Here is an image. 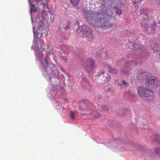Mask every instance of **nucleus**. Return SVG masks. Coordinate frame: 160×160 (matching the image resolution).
<instances>
[{"label": "nucleus", "instance_id": "f257e3e1", "mask_svg": "<svg viewBox=\"0 0 160 160\" xmlns=\"http://www.w3.org/2000/svg\"><path fill=\"white\" fill-rule=\"evenodd\" d=\"M95 17L97 18L95 21L96 25L98 27L104 29L112 26V24L109 23L107 20L103 18L104 14L102 13H96Z\"/></svg>", "mask_w": 160, "mask_h": 160}, {"label": "nucleus", "instance_id": "1a4fd4ad", "mask_svg": "<svg viewBox=\"0 0 160 160\" xmlns=\"http://www.w3.org/2000/svg\"><path fill=\"white\" fill-rule=\"evenodd\" d=\"M80 0H70L71 3L74 6H78L80 2Z\"/></svg>", "mask_w": 160, "mask_h": 160}, {"label": "nucleus", "instance_id": "20e7f679", "mask_svg": "<svg viewBox=\"0 0 160 160\" xmlns=\"http://www.w3.org/2000/svg\"><path fill=\"white\" fill-rule=\"evenodd\" d=\"M86 64L85 68L88 72H90L92 71L95 66L94 61L91 58L87 59Z\"/></svg>", "mask_w": 160, "mask_h": 160}, {"label": "nucleus", "instance_id": "ddd939ff", "mask_svg": "<svg viewBox=\"0 0 160 160\" xmlns=\"http://www.w3.org/2000/svg\"><path fill=\"white\" fill-rule=\"evenodd\" d=\"M116 13L117 14L120 15L122 14V11L119 9H116Z\"/></svg>", "mask_w": 160, "mask_h": 160}, {"label": "nucleus", "instance_id": "9d476101", "mask_svg": "<svg viewBox=\"0 0 160 160\" xmlns=\"http://www.w3.org/2000/svg\"><path fill=\"white\" fill-rule=\"evenodd\" d=\"M30 4L31 5V13H32L33 12H36L37 11V10L35 7V5L31 4L30 2Z\"/></svg>", "mask_w": 160, "mask_h": 160}, {"label": "nucleus", "instance_id": "a211bd4d", "mask_svg": "<svg viewBox=\"0 0 160 160\" xmlns=\"http://www.w3.org/2000/svg\"><path fill=\"white\" fill-rule=\"evenodd\" d=\"M37 2H39L42 1V0H35Z\"/></svg>", "mask_w": 160, "mask_h": 160}, {"label": "nucleus", "instance_id": "5701e85b", "mask_svg": "<svg viewBox=\"0 0 160 160\" xmlns=\"http://www.w3.org/2000/svg\"><path fill=\"white\" fill-rule=\"evenodd\" d=\"M46 63H47V61L46 59Z\"/></svg>", "mask_w": 160, "mask_h": 160}, {"label": "nucleus", "instance_id": "f3484780", "mask_svg": "<svg viewBox=\"0 0 160 160\" xmlns=\"http://www.w3.org/2000/svg\"><path fill=\"white\" fill-rule=\"evenodd\" d=\"M43 6V7H45V6H46L47 5L44 2H42L41 4Z\"/></svg>", "mask_w": 160, "mask_h": 160}, {"label": "nucleus", "instance_id": "aec40b11", "mask_svg": "<svg viewBox=\"0 0 160 160\" xmlns=\"http://www.w3.org/2000/svg\"><path fill=\"white\" fill-rule=\"evenodd\" d=\"M34 28H35L34 27H33V33H34V34L35 35V32H34Z\"/></svg>", "mask_w": 160, "mask_h": 160}, {"label": "nucleus", "instance_id": "dca6fc26", "mask_svg": "<svg viewBox=\"0 0 160 160\" xmlns=\"http://www.w3.org/2000/svg\"><path fill=\"white\" fill-rule=\"evenodd\" d=\"M122 83L124 85L127 84V83L125 82V81H122Z\"/></svg>", "mask_w": 160, "mask_h": 160}, {"label": "nucleus", "instance_id": "a878e982", "mask_svg": "<svg viewBox=\"0 0 160 160\" xmlns=\"http://www.w3.org/2000/svg\"><path fill=\"white\" fill-rule=\"evenodd\" d=\"M135 45V47L136 46H137V45Z\"/></svg>", "mask_w": 160, "mask_h": 160}, {"label": "nucleus", "instance_id": "f8f14e48", "mask_svg": "<svg viewBox=\"0 0 160 160\" xmlns=\"http://www.w3.org/2000/svg\"><path fill=\"white\" fill-rule=\"evenodd\" d=\"M70 115H71V118L72 119H74L75 118V113L74 112H71Z\"/></svg>", "mask_w": 160, "mask_h": 160}, {"label": "nucleus", "instance_id": "9b49d317", "mask_svg": "<svg viewBox=\"0 0 160 160\" xmlns=\"http://www.w3.org/2000/svg\"><path fill=\"white\" fill-rule=\"evenodd\" d=\"M109 71L112 73H116L117 72V70L112 69L110 66H108Z\"/></svg>", "mask_w": 160, "mask_h": 160}, {"label": "nucleus", "instance_id": "6ab92c4d", "mask_svg": "<svg viewBox=\"0 0 160 160\" xmlns=\"http://www.w3.org/2000/svg\"><path fill=\"white\" fill-rule=\"evenodd\" d=\"M69 27L68 26H67L66 27H65V29H68V28H69Z\"/></svg>", "mask_w": 160, "mask_h": 160}, {"label": "nucleus", "instance_id": "7ed1b4c3", "mask_svg": "<svg viewBox=\"0 0 160 160\" xmlns=\"http://www.w3.org/2000/svg\"><path fill=\"white\" fill-rule=\"evenodd\" d=\"M77 31L78 33L82 32L83 34L87 35H91L92 34L91 29L85 25L79 26Z\"/></svg>", "mask_w": 160, "mask_h": 160}, {"label": "nucleus", "instance_id": "39448f33", "mask_svg": "<svg viewBox=\"0 0 160 160\" xmlns=\"http://www.w3.org/2000/svg\"><path fill=\"white\" fill-rule=\"evenodd\" d=\"M146 83L147 84H151L154 86V84L156 85L159 84V82L158 78H156L155 77H152L151 78H148L147 79Z\"/></svg>", "mask_w": 160, "mask_h": 160}, {"label": "nucleus", "instance_id": "412c9836", "mask_svg": "<svg viewBox=\"0 0 160 160\" xmlns=\"http://www.w3.org/2000/svg\"><path fill=\"white\" fill-rule=\"evenodd\" d=\"M116 0H113V1L114 2V1H116ZM110 2H112V0H110Z\"/></svg>", "mask_w": 160, "mask_h": 160}, {"label": "nucleus", "instance_id": "423d86ee", "mask_svg": "<svg viewBox=\"0 0 160 160\" xmlns=\"http://www.w3.org/2000/svg\"><path fill=\"white\" fill-rule=\"evenodd\" d=\"M44 44L43 41L41 40H38L37 42L34 43V46L36 47V48L39 49L42 48Z\"/></svg>", "mask_w": 160, "mask_h": 160}, {"label": "nucleus", "instance_id": "4468645a", "mask_svg": "<svg viewBox=\"0 0 160 160\" xmlns=\"http://www.w3.org/2000/svg\"><path fill=\"white\" fill-rule=\"evenodd\" d=\"M39 33H38L37 34H36V35H35V37L36 38H38V37L37 36L38 35H39ZM40 37H42V34H40Z\"/></svg>", "mask_w": 160, "mask_h": 160}, {"label": "nucleus", "instance_id": "f03ea898", "mask_svg": "<svg viewBox=\"0 0 160 160\" xmlns=\"http://www.w3.org/2000/svg\"><path fill=\"white\" fill-rule=\"evenodd\" d=\"M138 93L139 96L145 100H151L154 97V93L152 91L144 89L142 87L138 88Z\"/></svg>", "mask_w": 160, "mask_h": 160}, {"label": "nucleus", "instance_id": "b1692460", "mask_svg": "<svg viewBox=\"0 0 160 160\" xmlns=\"http://www.w3.org/2000/svg\"><path fill=\"white\" fill-rule=\"evenodd\" d=\"M158 53V54H160V53Z\"/></svg>", "mask_w": 160, "mask_h": 160}, {"label": "nucleus", "instance_id": "393cba45", "mask_svg": "<svg viewBox=\"0 0 160 160\" xmlns=\"http://www.w3.org/2000/svg\"><path fill=\"white\" fill-rule=\"evenodd\" d=\"M104 73V72H102V74H103Z\"/></svg>", "mask_w": 160, "mask_h": 160}, {"label": "nucleus", "instance_id": "0eeeda50", "mask_svg": "<svg viewBox=\"0 0 160 160\" xmlns=\"http://www.w3.org/2000/svg\"><path fill=\"white\" fill-rule=\"evenodd\" d=\"M151 48L154 52H160V44H153Z\"/></svg>", "mask_w": 160, "mask_h": 160}, {"label": "nucleus", "instance_id": "6e6552de", "mask_svg": "<svg viewBox=\"0 0 160 160\" xmlns=\"http://www.w3.org/2000/svg\"><path fill=\"white\" fill-rule=\"evenodd\" d=\"M141 26L142 29L144 32L147 31L148 29V27L146 22L143 21L141 23Z\"/></svg>", "mask_w": 160, "mask_h": 160}, {"label": "nucleus", "instance_id": "4be33fe9", "mask_svg": "<svg viewBox=\"0 0 160 160\" xmlns=\"http://www.w3.org/2000/svg\"><path fill=\"white\" fill-rule=\"evenodd\" d=\"M143 10H141V13H142V12H143Z\"/></svg>", "mask_w": 160, "mask_h": 160}, {"label": "nucleus", "instance_id": "2eb2a0df", "mask_svg": "<svg viewBox=\"0 0 160 160\" xmlns=\"http://www.w3.org/2000/svg\"><path fill=\"white\" fill-rule=\"evenodd\" d=\"M81 110H86V109L84 108V107H82L79 106Z\"/></svg>", "mask_w": 160, "mask_h": 160}]
</instances>
